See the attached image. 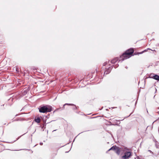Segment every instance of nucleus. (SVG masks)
I'll return each mask as SVG.
<instances>
[{"label": "nucleus", "instance_id": "nucleus-1", "mask_svg": "<svg viewBox=\"0 0 159 159\" xmlns=\"http://www.w3.org/2000/svg\"><path fill=\"white\" fill-rule=\"evenodd\" d=\"M133 52L134 50L133 49H129L124 53L122 55L120 56L119 61L120 60L123 61L124 59H126L129 58Z\"/></svg>", "mask_w": 159, "mask_h": 159}, {"label": "nucleus", "instance_id": "nucleus-2", "mask_svg": "<svg viewBox=\"0 0 159 159\" xmlns=\"http://www.w3.org/2000/svg\"><path fill=\"white\" fill-rule=\"evenodd\" d=\"M52 107L49 105L42 106L39 107V111L43 113L50 112L52 111Z\"/></svg>", "mask_w": 159, "mask_h": 159}, {"label": "nucleus", "instance_id": "nucleus-3", "mask_svg": "<svg viewBox=\"0 0 159 159\" xmlns=\"http://www.w3.org/2000/svg\"><path fill=\"white\" fill-rule=\"evenodd\" d=\"M111 150H113L116 153V154L118 155H119L120 153V148L119 147L116 146H113L111 148L108 150V151H110Z\"/></svg>", "mask_w": 159, "mask_h": 159}, {"label": "nucleus", "instance_id": "nucleus-4", "mask_svg": "<svg viewBox=\"0 0 159 159\" xmlns=\"http://www.w3.org/2000/svg\"><path fill=\"white\" fill-rule=\"evenodd\" d=\"M131 153L129 152H126L125 153L124 155L122 156L123 159H127L129 158L131 156Z\"/></svg>", "mask_w": 159, "mask_h": 159}, {"label": "nucleus", "instance_id": "nucleus-5", "mask_svg": "<svg viewBox=\"0 0 159 159\" xmlns=\"http://www.w3.org/2000/svg\"><path fill=\"white\" fill-rule=\"evenodd\" d=\"M150 75L152 76L151 77L152 78L157 80L158 81H159V75H154L153 74H151Z\"/></svg>", "mask_w": 159, "mask_h": 159}, {"label": "nucleus", "instance_id": "nucleus-6", "mask_svg": "<svg viewBox=\"0 0 159 159\" xmlns=\"http://www.w3.org/2000/svg\"><path fill=\"white\" fill-rule=\"evenodd\" d=\"M111 70V67H109L107 69H106V70L105 71L104 73V74H108L110 72Z\"/></svg>", "mask_w": 159, "mask_h": 159}, {"label": "nucleus", "instance_id": "nucleus-7", "mask_svg": "<svg viewBox=\"0 0 159 159\" xmlns=\"http://www.w3.org/2000/svg\"><path fill=\"white\" fill-rule=\"evenodd\" d=\"M119 59L118 58L116 57L112 60L111 61V63L112 64L115 63Z\"/></svg>", "mask_w": 159, "mask_h": 159}, {"label": "nucleus", "instance_id": "nucleus-8", "mask_svg": "<svg viewBox=\"0 0 159 159\" xmlns=\"http://www.w3.org/2000/svg\"><path fill=\"white\" fill-rule=\"evenodd\" d=\"M66 105H70V106H74L75 107V108L77 109V107H76V106L74 104H69V103H66L64 105V107H63V108L64 109V106Z\"/></svg>", "mask_w": 159, "mask_h": 159}, {"label": "nucleus", "instance_id": "nucleus-9", "mask_svg": "<svg viewBox=\"0 0 159 159\" xmlns=\"http://www.w3.org/2000/svg\"><path fill=\"white\" fill-rule=\"evenodd\" d=\"M36 122L37 123H39L40 122V119L39 117H37L35 119Z\"/></svg>", "mask_w": 159, "mask_h": 159}, {"label": "nucleus", "instance_id": "nucleus-10", "mask_svg": "<svg viewBox=\"0 0 159 159\" xmlns=\"http://www.w3.org/2000/svg\"><path fill=\"white\" fill-rule=\"evenodd\" d=\"M119 66V65L118 64H117L115 66L113 65V66L114 67L116 68L118 67Z\"/></svg>", "mask_w": 159, "mask_h": 159}, {"label": "nucleus", "instance_id": "nucleus-11", "mask_svg": "<svg viewBox=\"0 0 159 159\" xmlns=\"http://www.w3.org/2000/svg\"><path fill=\"white\" fill-rule=\"evenodd\" d=\"M144 52V51H143L140 53H138V54H142L143 52Z\"/></svg>", "mask_w": 159, "mask_h": 159}, {"label": "nucleus", "instance_id": "nucleus-12", "mask_svg": "<svg viewBox=\"0 0 159 159\" xmlns=\"http://www.w3.org/2000/svg\"><path fill=\"white\" fill-rule=\"evenodd\" d=\"M107 64V62H105L104 63V65L103 66H104L105 65H106Z\"/></svg>", "mask_w": 159, "mask_h": 159}, {"label": "nucleus", "instance_id": "nucleus-13", "mask_svg": "<svg viewBox=\"0 0 159 159\" xmlns=\"http://www.w3.org/2000/svg\"><path fill=\"white\" fill-rule=\"evenodd\" d=\"M43 143H40V145H43Z\"/></svg>", "mask_w": 159, "mask_h": 159}, {"label": "nucleus", "instance_id": "nucleus-14", "mask_svg": "<svg viewBox=\"0 0 159 159\" xmlns=\"http://www.w3.org/2000/svg\"><path fill=\"white\" fill-rule=\"evenodd\" d=\"M147 50H144L143 51H144V52H146L147 51Z\"/></svg>", "mask_w": 159, "mask_h": 159}, {"label": "nucleus", "instance_id": "nucleus-15", "mask_svg": "<svg viewBox=\"0 0 159 159\" xmlns=\"http://www.w3.org/2000/svg\"><path fill=\"white\" fill-rule=\"evenodd\" d=\"M147 50H151V49L149 48H148Z\"/></svg>", "mask_w": 159, "mask_h": 159}, {"label": "nucleus", "instance_id": "nucleus-16", "mask_svg": "<svg viewBox=\"0 0 159 159\" xmlns=\"http://www.w3.org/2000/svg\"><path fill=\"white\" fill-rule=\"evenodd\" d=\"M156 89V91H155V92H157V89Z\"/></svg>", "mask_w": 159, "mask_h": 159}, {"label": "nucleus", "instance_id": "nucleus-17", "mask_svg": "<svg viewBox=\"0 0 159 159\" xmlns=\"http://www.w3.org/2000/svg\"><path fill=\"white\" fill-rule=\"evenodd\" d=\"M56 130H53V132H54V131H55Z\"/></svg>", "mask_w": 159, "mask_h": 159}, {"label": "nucleus", "instance_id": "nucleus-18", "mask_svg": "<svg viewBox=\"0 0 159 159\" xmlns=\"http://www.w3.org/2000/svg\"><path fill=\"white\" fill-rule=\"evenodd\" d=\"M117 121L118 122H120V121Z\"/></svg>", "mask_w": 159, "mask_h": 159}]
</instances>
